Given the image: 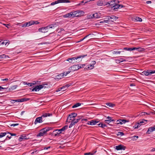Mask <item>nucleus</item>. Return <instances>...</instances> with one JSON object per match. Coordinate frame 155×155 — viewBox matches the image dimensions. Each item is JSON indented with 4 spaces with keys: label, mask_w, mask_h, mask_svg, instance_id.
Returning <instances> with one entry per match:
<instances>
[{
    "label": "nucleus",
    "mask_w": 155,
    "mask_h": 155,
    "mask_svg": "<svg viewBox=\"0 0 155 155\" xmlns=\"http://www.w3.org/2000/svg\"><path fill=\"white\" fill-rule=\"evenodd\" d=\"M55 24H52L48 25L46 27H42L38 29V31L42 33L47 32L48 31V30L51 28H54L55 27Z\"/></svg>",
    "instance_id": "obj_1"
},
{
    "label": "nucleus",
    "mask_w": 155,
    "mask_h": 155,
    "mask_svg": "<svg viewBox=\"0 0 155 155\" xmlns=\"http://www.w3.org/2000/svg\"><path fill=\"white\" fill-rule=\"evenodd\" d=\"M68 128L67 126H65L59 130H56L53 131V134L55 136H57L59 134L62 133V132L64 131Z\"/></svg>",
    "instance_id": "obj_2"
},
{
    "label": "nucleus",
    "mask_w": 155,
    "mask_h": 155,
    "mask_svg": "<svg viewBox=\"0 0 155 155\" xmlns=\"http://www.w3.org/2000/svg\"><path fill=\"white\" fill-rule=\"evenodd\" d=\"M87 56V54L82 55H80L77 56L76 57H74V58H76L75 59V62L76 63H79L81 61L82 59L84 58Z\"/></svg>",
    "instance_id": "obj_3"
},
{
    "label": "nucleus",
    "mask_w": 155,
    "mask_h": 155,
    "mask_svg": "<svg viewBox=\"0 0 155 155\" xmlns=\"http://www.w3.org/2000/svg\"><path fill=\"white\" fill-rule=\"evenodd\" d=\"M49 130L48 128H44L40 130L39 133L37 135V136L39 137L42 136Z\"/></svg>",
    "instance_id": "obj_4"
},
{
    "label": "nucleus",
    "mask_w": 155,
    "mask_h": 155,
    "mask_svg": "<svg viewBox=\"0 0 155 155\" xmlns=\"http://www.w3.org/2000/svg\"><path fill=\"white\" fill-rule=\"evenodd\" d=\"M70 2L68 0H58L52 2L51 4V5H53L59 3H69Z\"/></svg>",
    "instance_id": "obj_5"
},
{
    "label": "nucleus",
    "mask_w": 155,
    "mask_h": 155,
    "mask_svg": "<svg viewBox=\"0 0 155 155\" xmlns=\"http://www.w3.org/2000/svg\"><path fill=\"white\" fill-rule=\"evenodd\" d=\"M45 85H37L35 87H33V88L32 89V91L38 92Z\"/></svg>",
    "instance_id": "obj_6"
},
{
    "label": "nucleus",
    "mask_w": 155,
    "mask_h": 155,
    "mask_svg": "<svg viewBox=\"0 0 155 155\" xmlns=\"http://www.w3.org/2000/svg\"><path fill=\"white\" fill-rule=\"evenodd\" d=\"M118 18L116 16L114 15H112L110 16H108L106 19H107L108 22L109 21H116Z\"/></svg>",
    "instance_id": "obj_7"
},
{
    "label": "nucleus",
    "mask_w": 155,
    "mask_h": 155,
    "mask_svg": "<svg viewBox=\"0 0 155 155\" xmlns=\"http://www.w3.org/2000/svg\"><path fill=\"white\" fill-rule=\"evenodd\" d=\"M79 69L78 65V64L74 65L69 68L70 71H74Z\"/></svg>",
    "instance_id": "obj_8"
},
{
    "label": "nucleus",
    "mask_w": 155,
    "mask_h": 155,
    "mask_svg": "<svg viewBox=\"0 0 155 155\" xmlns=\"http://www.w3.org/2000/svg\"><path fill=\"white\" fill-rule=\"evenodd\" d=\"M77 115V114L75 113H73L69 115L68 117L67 122H68V120H72L73 119H74V117H76Z\"/></svg>",
    "instance_id": "obj_9"
},
{
    "label": "nucleus",
    "mask_w": 155,
    "mask_h": 155,
    "mask_svg": "<svg viewBox=\"0 0 155 155\" xmlns=\"http://www.w3.org/2000/svg\"><path fill=\"white\" fill-rule=\"evenodd\" d=\"M29 99V98H23L21 99H18L16 100H12V103H15V102H22L25 101H27Z\"/></svg>",
    "instance_id": "obj_10"
},
{
    "label": "nucleus",
    "mask_w": 155,
    "mask_h": 155,
    "mask_svg": "<svg viewBox=\"0 0 155 155\" xmlns=\"http://www.w3.org/2000/svg\"><path fill=\"white\" fill-rule=\"evenodd\" d=\"M69 86L70 85L68 84H66L65 85L59 88L56 91L58 92L61 91H64L66 90Z\"/></svg>",
    "instance_id": "obj_11"
},
{
    "label": "nucleus",
    "mask_w": 155,
    "mask_h": 155,
    "mask_svg": "<svg viewBox=\"0 0 155 155\" xmlns=\"http://www.w3.org/2000/svg\"><path fill=\"white\" fill-rule=\"evenodd\" d=\"M97 5L99 6H104L107 5L106 2L104 1L99 0L97 2Z\"/></svg>",
    "instance_id": "obj_12"
},
{
    "label": "nucleus",
    "mask_w": 155,
    "mask_h": 155,
    "mask_svg": "<svg viewBox=\"0 0 155 155\" xmlns=\"http://www.w3.org/2000/svg\"><path fill=\"white\" fill-rule=\"evenodd\" d=\"M64 18H74L73 12L67 13L63 15Z\"/></svg>",
    "instance_id": "obj_13"
},
{
    "label": "nucleus",
    "mask_w": 155,
    "mask_h": 155,
    "mask_svg": "<svg viewBox=\"0 0 155 155\" xmlns=\"http://www.w3.org/2000/svg\"><path fill=\"white\" fill-rule=\"evenodd\" d=\"M123 7V6L122 5L117 4V2H116L113 8L114 11H116L118 9L121 8Z\"/></svg>",
    "instance_id": "obj_14"
},
{
    "label": "nucleus",
    "mask_w": 155,
    "mask_h": 155,
    "mask_svg": "<svg viewBox=\"0 0 155 155\" xmlns=\"http://www.w3.org/2000/svg\"><path fill=\"white\" fill-rule=\"evenodd\" d=\"M117 2V1H111L108 2H106V4H107V5L108 6H110L112 7V8H113V6H114V5L116 3V2Z\"/></svg>",
    "instance_id": "obj_15"
},
{
    "label": "nucleus",
    "mask_w": 155,
    "mask_h": 155,
    "mask_svg": "<svg viewBox=\"0 0 155 155\" xmlns=\"http://www.w3.org/2000/svg\"><path fill=\"white\" fill-rule=\"evenodd\" d=\"M42 117H37L35 121L34 124H37L38 123H41L42 122Z\"/></svg>",
    "instance_id": "obj_16"
},
{
    "label": "nucleus",
    "mask_w": 155,
    "mask_h": 155,
    "mask_svg": "<svg viewBox=\"0 0 155 155\" xmlns=\"http://www.w3.org/2000/svg\"><path fill=\"white\" fill-rule=\"evenodd\" d=\"M128 122V121H127L125 120L119 119V120H117L116 122L115 123L117 124H125L126 122Z\"/></svg>",
    "instance_id": "obj_17"
},
{
    "label": "nucleus",
    "mask_w": 155,
    "mask_h": 155,
    "mask_svg": "<svg viewBox=\"0 0 155 155\" xmlns=\"http://www.w3.org/2000/svg\"><path fill=\"white\" fill-rule=\"evenodd\" d=\"M18 87L17 85H13L10 88H8V87L7 88H5V91H8L9 90H13L16 89L17 87Z\"/></svg>",
    "instance_id": "obj_18"
},
{
    "label": "nucleus",
    "mask_w": 155,
    "mask_h": 155,
    "mask_svg": "<svg viewBox=\"0 0 155 155\" xmlns=\"http://www.w3.org/2000/svg\"><path fill=\"white\" fill-rule=\"evenodd\" d=\"M76 58H74V57L72 58H68L66 60L67 61H68L69 62V63L74 64L76 63L75 62V59H76Z\"/></svg>",
    "instance_id": "obj_19"
},
{
    "label": "nucleus",
    "mask_w": 155,
    "mask_h": 155,
    "mask_svg": "<svg viewBox=\"0 0 155 155\" xmlns=\"http://www.w3.org/2000/svg\"><path fill=\"white\" fill-rule=\"evenodd\" d=\"M77 17L83 15L84 13L83 11L81 10H77Z\"/></svg>",
    "instance_id": "obj_20"
},
{
    "label": "nucleus",
    "mask_w": 155,
    "mask_h": 155,
    "mask_svg": "<svg viewBox=\"0 0 155 155\" xmlns=\"http://www.w3.org/2000/svg\"><path fill=\"white\" fill-rule=\"evenodd\" d=\"M116 149L117 150H125V147L121 145L116 146Z\"/></svg>",
    "instance_id": "obj_21"
},
{
    "label": "nucleus",
    "mask_w": 155,
    "mask_h": 155,
    "mask_svg": "<svg viewBox=\"0 0 155 155\" xmlns=\"http://www.w3.org/2000/svg\"><path fill=\"white\" fill-rule=\"evenodd\" d=\"M154 131H155V126L149 127L147 132V134H150Z\"/></svg>",
    "instance_id": "obj_22"
},
{
    "label": "nucleus",
    "mask_w": 155,
    "mask_h": 155,
    "mask_svg": "<svg viewBox=\"0 0 155 155\" xmlns=\"http://www.w3.org/2000/svg\"><path fill=\"white\" fill-rule=\"evenodd\" d=\"M133 49L134 50H136L139 52L142 51L144 50V48H142L141 47L138 48H133Z\"/></svg>",
    "instance_id": "obj_23"
},
{
    "label": "nucleus",
    "mask_w": 155,
    "mask_h": 155,
    "mask_svg": "<svg viewBox=\"0 0 155 155\" xmlns=\"http://www.w3.org/2000/svg\"><path fill=\"white\" fill-rule=\"evenodd\" d=\"M98 121L92 120L88 122L87 124L93 125L96 124L97 123H98Z\"/></svg>",
    "instance_id": "obj_24"
},
{
    "label": "nucleus",
    "mask_w": 155,
    "mask_h": 155,
    "mask_svg": "<svg viewBox=\"0 0 155 155\" xmlns=\"http://www.w3.org/2000/svg\"><path fill=\"white\" fill-rule=\"evenodd\" d=\"M23 84L24 85H28L29 86H31L35 84H36V83H27L26 82L24 81L23 82Z\"/></svg>",
    "instance_id": "obj_25"
},
{
    "label": "nucleus",
    "mask_w": 155,
    "mask_h": 155,
    "mask_svg": "<svg viewBox=\"0 0 155 155\" xmlns=\"http://www.w3.org/2000/svg\"><path fill=\"white\" fill-rule=\"evenodd\" d=\"M92 17L93 18H100V16L97 13H96L92 14Z\"/></svg>",
    "instance_id": "obj_26"
},
{
    "label": "nucleus",
    "mask_w": 155,
    "mask_h": 155,
    "mask_svg": "<svg viewBox=\"0 0 155 155\" xmlns=\"http://www.w3.org/2000/svg\"><path fill=\"white\" fill-rule=\"evenodd\" d=\"M52 114L50 113H45L43 114L41 116L42 118L48 116H52Z\"/></svg>",
    "instance_id": "obj_27"
},
{
    "label": "nucleus",
    "mask_w": 155,
    "mask_h": 155,
    "mask_svg": "<svg viewBox=\"0 0 155 155\" xmlns=\"http://www.w3.org/2000/svg\"><path fill=\"white\" fill-rule=\"evenodd\" d=\"M143 74L146 76L150 75L149 70L148 71H144L142 72Z\"/></svg>",
    "instance_id": "obj_28"
},
{
    "label": "nucleus",
    "mask_w": 155,
    "mask_h": 155,
    "mask_svg": "<svg viewBox=\"0 0 155 155\" xmlns=\"http://www.w3.org/2000/svg\"><path fill=\"white\" fill-rule=\"evenodd\" d=\"M80 119L81 118H79L77 119L75 118L71 120V121H73L75 124L77 123L78 122Z\"/></svg>",
    "instance_id": "obj_29"
},
{
    "label": "nucleus",
    "mask_w": 155,
    "mask_h": 155,
    "mask_svg": "<svg viewBox=\"0 0 155 155\" xmlns=\"http://www.w3.org/2000/svg\"><path fill=\"white\" fill-rule=\"evenodd\" d=\"M68 122L69 123H71L69 126V127L70 128L71 127L73 126L75 124L74 123V122L73 121H72L71 120H69Z\"/></svg>",
    "instance_id": "obj_30"
},
{
    "label": "nucleus",
    "mask_w": 155,
    "mask_h": 155,
    "mask_svg": "<svg viewBox=\"0 0 155 155\" xmlns=\"http://www.w3.org/2000/svg\"><path fill=\"white\" fill-rule=\"evenodd\" d=\"M146 121H147V120H142L140 121L139 123L140 125H141L145 124L146 123L145 122Z\"/></svg>",
    "instance_id": "obj_31"
},
{
    "label": "nucleus",
    "mask_w": 155,
    "mask_h": 155,
    "mask_svg": "<svg viewBox=\"0 0 155 155\" xmlns=\"http://www.w3.org/2000/svg\"><path fill=\"white\" fill-rule=\"evenodd\" d=\"M7 134H8L7 132H2L0 133V138H1L5 136Z\"/></svg>",
    "instance_id": "obj_32"
},
{
    "label": "nucleus",
    "mask_w": 155,
    "mask_h": 155,
    "mask_svg": "<svg viewBox=\"0 0 155 155\" xmlns=\"http://www.w3.org/2000/svg\"><path fill=\"white\" fill-rule=\"evenodd\" d=\"M63 76V75H62L61 74L58 75L56 76V79L58 80H59V79H61Z\"/></svg>",
    "instance_id": "obj_33"
},
{
    "label": "nucleus",
    "mask_w": 155,
    "mask_h": 155,
    "mask_svg": "<svg viewBox=\"0 0 155 155\" xmlns=\"http://www.w3.org/2000/svg\"><path fill=\"white\" fill-rule=\"evenodd\" d=\"M106 105L109 107H113L114 106V104H112L111 103H107Z\"/></svg>",
    "instance_id": "obj_34"
},
{
    "label": "nucleus",
    "mask_w": 155,
    "mask_h": 155,
    "mask_svg": "<svg viewBox=\"0 0 155 155\" xmlns=\"http://www.w3.org/2000/svg\"><path fill=\"white\" fill-rule=\"evenodd\" d=\"M81 103H76V104H75L72 107L73 108H74L77 107H79V106H81Z\"/></svg>",
    "instance_id": "obj_35"
},
{
    "label": "nucleus",
    "mask_w": 155,
    "mask_h": 155,
    "mask_svg": "<svg viewBox=\"0 0 155 155\" xmlns=\"http://www.w3.org/2000/svg\"><path fill=\"white\" fill-rule=\"evenodd\" d=\"M140 126L141 125L139 123H137V124H136L134 125V128L135 129H136V128H138V127H140Z\"/></svg>",
    "instance_id": "obj_36"
},
{
    "label": "nucleus",
    "mask_w": 155,
    "mask_h": 155,
    "mask_svg": "<svg viewBox=\"0 0 155 155\" xmlns=\"http://www.w3.org/2000/svg\"><path fill=\"white\" fill-rule=\"evenodd\" d=\"M98 125L102 128H104L107 126L106 125L103 124L102 123H100L98 124Z\"/></svg>",
    "instance_id": "obj_37"
},
{
    "label": "nucleus",
    "mask_w": 155,
    "mask_h": 155,
    "mask_svg": "<svg viewBox=\"0 0 155 155\" xmlns=\"http://www.w3.org/2000/svg\"><path fill=\"white\" fill-rule=\"evenodd\" d=\"M8 43V41H7V40H4V41L3 40H2V45H6Z\"/></svg>",
    "instance_id": "obj_38"
},
{
    "label": "nucleus",
    "mask_w": 155,
    "mask_h": 155,
    "mask_svg": "<svg viewBox=\"0 0 155 155\" xmlns=\"http://www.w3.org/2000/svg\"><path fill=\"white\" fill-rule=\"evenodd\" d=\"M71 72L70 71H69L67 72H64V73L63 74V76H65Z\"/></svg>",
    "instance_id": "obj_39"
},
{
    "label": "nucleus",
    "mask_w": 155,
    "mask_h": 155,
    "mask_svg": "<svg viewBox=\"0 0 155 155\" xmlns=\"http://www.w3.org/2000/svg\"><path fill=\"white\" fill-rule=\"evenodd\" d=\"M137 136H134L131 137V140H136L138 138Z\"/></svg>",
    "instance_id": "obj_40"
},
{
    "label": "nucleus",
    "mask_w": 155,
    "mask_h": 155,
    "mask_svg": "<svg viewBox=\"0 0 155 155\" xmlns=\"http://www.w3.org/2000/svg\"><path fill=\"white\" fill-rule=\"evenodd\" d=\"M27 24V26L28 27L30 25H33L32 24V20L31 21H29L28 22L26 23Z\"/></svg>",
    "instance_id": "obj_41"
},
{
    "label": "nucleus",
    "mask_w": 155,
    "mask_h": 155,
    "mask_svg": "<svg viewBox=\"0 0 155 155\" xmlns=\"http://www.w3.org/2000/svg\"><path fill=\"white\" fill-rule=\"evenodd\" d=\"M112 118L110 117H108L107 118L106 120L111 121H114L115 120L114 119H113Z\"/></svg>",
    "instance_id": "obj_42"
},
{
    "label": "nucleus",
    "mask_w": 155,
    "mask_h": 155,
    "mask_svg": "<svg viewBox=\"0 0 155 155\" xmlns=\"http://www.w3.org/2000/svg\"><path fill=\"white\" fill-rule=\"evenodd\" d=\"M100 23H106L107 24H109V23L108 22V21H107V19H106V20H104L103 21H101L99 22Z\"/></svg>",
    "instance_id": "obj_43"
},
{
    "label": "nucleus",
    "mask_w": 155,
    "mask_h": 155,
    "mask_svg": "<svg viewBox=\"0 0 155 155\" xmlns=\"http://www.w3.org/2000/svg\"><path fill=\"white\" fill-rule=\"evenodd\" d=\"M78 65L79 69H80L82 68H83L86 65L85 64H79Z\"/></svg>",
    "instance_id": "obj_44"
},
{
    "label": "nucleus",
    "mask_w": 155,
    "mask_h": 155,
    "mask_svg": "<svg viewBox=\"0 0 155 155\" xmlns=\"http://www.w3.org/2000/svg\"><path fill=\"white\" fill-rule=\"evenodd\" d=\"M150 75H151L152 74L155 73V70H149Z\"/></svg>",
    "instance_id": "obj_45"
},
{
    "label": "nucleus",
    "mask_w": 155,
    "mask_h": 155,
    "mask_svg": "<svg viewBox=\"0 0 155 155\" xmlns=\"http://www.w3.org/2000/svg\"><path fill=\"white\" fill-rule=\"evenodd\" d=\"M147 114V113L146 112H142L139 114V115L140 116H145Z\"/></svg>",
    "instance_id": "obj_46"
},
{
    "label": "nucleus",
    "mask_w": 155,
    "mask_h": 155,
    "mask_svg": "<svg viewBox=\"0 0 155 155\" xmlns=\"http://www.w3.org/2000/svg\"><path fill=\"white\" fill-rule=\"evenodd\" d=\"M135 19L137 21H142V19H141V18H140L139 17H136Z\"/></svg>",
    "instance_id": "obj_47"
},
{
    "label": "nucleus",
    "mask_w": 155,
    "mask_h": 155,
    "mask_svg": "<svg viewBox=\"0 0 155 155\" xmlns=\"http://www.w3.org/2000/svg\"><path fill=\"white\" fill-rule=\"evenodd\" d=\"M6 55L5 54H2L0 55V59L5 58L6 57Z\"/></svg>",
    "instance_id": "obj_48"
},
{
    "label": "nucleus",
    "mask_w": 155,
    "mask_h": 155,
    "mask_svg": "<svg viewBox=\"0 0 155 155\" xmlns=\"http://www.w3.org/2000/svg\"><path fill=\"white\" fill-rule=\"evenodd\" d=\"M121 53V51H115L113 52V54H120Z\"/></svg>",
    "instance_id": "obj_49"
},
{
    "label": "nucleus",
    "mask_w": 155,
    "mask_h": 155,
    "mask_svg": "<svg viewBox=\"0 0 155 155\" xmlns=\"http://www.w3.org/2000/svg\"><path fill=\"white\" fill-rule=\"evenodd\" d=\"M39 23V22L38 21H32V24L33 25L34 24H38Z\"/></svg>",
    "instance_id": "obj_50"
},
{
    "label": "nucleus",
    "mask_w": 155,
    "mask_h": 155,
    "mask_svg": "<svg viewBox=\"0 0 155 155\" xmlns=\"http://www.w3.org/2000/svg\"><path fill=\"white\" fill-rule=\"evenodd\" d=\"M117 135H120V136H122L124 135V134L123 133L121 132H118Z\"/></svg>",
    "instance_id": "obj_51"
},
{
    "label": "nucleus",
    "mask_w": 155,
    "mask_h": 155,
    "mask_svg": "<svg viewBox=\"0 0 155 155\" xmlns=\"http://www.w3.org/2000/svg\"><path fill=\"white\" fill-rule=\"evenodd\" d=\"M7 134H9L11 135V136H16V134H15V133H10L9 132H8Z\"/></svg>",
    "instance_id": "obj_52"
},
{
    "label": "nucleus",
    "mask_w": 155,
    "mask_h": 155,
    "mask_svg": "<svg viewBox=\"0 0 155 155\" xmlns=\"http://www.w3.org/2000/svg\"><path fill=\"white\" fill-rule=\"evenodd\" d=\"M18 124H11V125H10V126L11 127H15L16 126H17L18 125Z\"/></svg>",
    "instance_id": "obj_53"
},
{
    "label": "nucleus",
    "mask_w": 155,
    "mask_h": 155,
    "mask_svg": "<svg viewBox=\"0 0 155 155\" xmlns=\"http://www.w3.org/2000/svg\"><path fill=\"white\" fill-rule=\"evenodd\" d=\"M27 24L28 23H26L25 24H22V25H21V27H28L27 26Z\"/></svg>",
    "instance_id": "obj_54"
},
{
    "label": "nucleus",
    "mask_w": 155,
    "mask_h": 155,
    "mask_svg": "<svg viewBox=\"0 0 155 155\" xmlns=\"http://www.w3.org/2000/svg\"><path fill=\"white\" fill-rule=\"evenodd\" d=\"M73 12L74 13V18L77 17V11H74Z\"/></svg>",
    "instance_id": "obj_55"
},
{
    "label": "nucleus",
    "mask_w": 155,
    "mask_h": 155,
    "mask_svg": "<svg viewBox=\"0 0 155 155\" xmlns=\"http://www.w3.org/2000/svg\"><path fill=\"white\" fill-rule=\"evenodd\" d=\"M105 122L107 124H109L110 123L111 121H110V120H105Z\"/></svg>",
    "instance_id": "obj_56"
},
{
    "label": "nucleus",
    "mask_w": 155,
    "mask_h": 155,
    "mask_svg": "<svg viewBox=\"0 0 155 155\" xmlns=\"http://www.w3.org/2000/svg\"><path fill=\"white\" fill-rule=\"evenodd\" d=\"M89 65V66L90 67V69H92L94 67V66L92 64H90Z\"/></svg>",
    "instance_id": "obj_57"
},
{
    "label": "nucleus",
    "mask_w": 155,
    "mask_h": 155,
    "mask_svg": "<svg viewBox=\"0 0 155 155\" xmlns=\"http://www.w3.org/2000/svg\"><path fill=\"white\" fill-rule=\"evenodd\" d=\"M119 59V61L120 62H123L124 61H125L126 60L123 58H121Z\"/></svg>",
    "instance_id": "obj_58"
},
{
    "label": "nucleus",
    "mask_w": 155,
    "mask_h": 155,
    "mask_svg": "<svg viewBox=\"0 0 155 155\" xmlns=\"http://www.w3.org/2000/svg\"><path fill=\"white\" fill-rule=\"evenodd\" d=\"M84 69L86 70L90 69V67L89 66V65H88L87 66H86L85 68Z\"/></svg>",
    "instance_id": "obj_59"
},
{
    "label": "nucleus",
    "mask_w": 155,
    "mask_h": 155,
    "mask_svg": "<svg viewBox=\"0 0 155 155\" xmlns=\"http://www.w3.org/2000/svg\"><path fill=\"white\" fill-rule=\"evenodd\" d=\"M5 87H2L0 86V91H2L4 90L5 91Z\"/></svg>",
    "instance_id": "obj_60"
},
{
    "label": "nucleus",
    "mask_w": 155,
    "mask_h": 155,
    "mask_svg": "<svg viewBox=\"0 0 155 155\" xmlns=\"http://www.w3.org/2000/svg\"><path fill=\"white\" fill-rule=\"evenodd\" d=\"M4 25H5L8 28H9V26H10V24H4Z\"/></svg>",
    "instance_id": "obj_61"
},
{
    "label": "nucleus",
    "mask_w": 155,
    "mask_h": 155,
    "mask_svg": "<svg viewBox=\"0 0 155 155\" xmlns=\"http://www.w3.org/2000/svg\"><path fill=\"white\" fill-rule=\"evenodd\" d=\"M96 64V61H92L91 64L93 65H94Z\"/></svg>",
    "instance_id": "obj_62"
},
{
    "label": "nucleus",
    "mask_w": 155,
    "mask_h": 155,
    "mask_svg": "<svg viewBox=\"0 0 155 155\" xmlns=\"http://www.w3.org/2000/svg\"><path fill=\"white\" fill-rule=\"evenodd\" d=\"M146 3L147 4H150L151 3V1H148L146 2Z\"/></svg>",
    "instance_id": "obj_63"
},
{
    "label": "nucleus",
    "mask_w": 155,
    "mask_h": 155,
    "mask_svg": "<svg viewBox=\"0 0 155 155\" xmlns=\"http://www.w3.org/2000/svg\"><path fill=\"white\" fill-rule=\"evenodd\" d=\"M151 152H153L155 151V148H153L151 150Z\"/></svg>",
    "instance_id": "obj_64"
}]
</instances>
